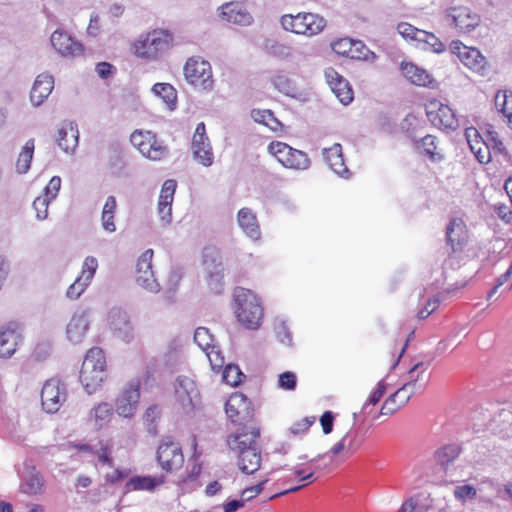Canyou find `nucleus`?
<instances>
[{
    "label": "nucleus",
    "instance_id": "37",
    "mask_svg": "<svg viewBox=\"0 0 512 512\" xmlns=\"http://www.w3.org/2000/svg\"><path fill=\"white\" fill-rule=\"evenodd\" d=\"M34 149V139L27 140L17 157L15 164V170L17 174L24 175L30 170Z\"/></svg>",
    "mask_w": 512,
    "mask_h": 512
},
{
    "label": "nucleus",
    "instance_id": "56",
    "mask_svg": "<svg viewBox=\"0 0 512 512\" xmlns=\"http://www.w3.org/2000/svg\"><path fill=\"white\" fill-rule=\"evenodd\" d=\"M52 200L49 197H45L44 195H40L35 198L33 201L32 207L36 212V219L39 221H43L48 217V207Z\"/></svg>",
    "mask_w": 512,
    "mask_h": 512
},
{
    "label": "nucleus",
    "instance_id": "38",
    "mask_svg": "<svg viewBox=\"0 0 512 512\" xmlns=\"http://www.w3.org/2000/svg\"><path fill=\"white\" fill-rule=\"evenodd\" d=\"M80 449L93 453L97 457L98 461L103 465L113 467V459L111 457L112 446L108 442L100 441L95 446L84 444Z\"/></svg>",
    "mask_w": 512,
    "mask_h": 512
},
{
    "label": "nucleus",
    "instance_id": "40",
    "mask_svg": "<svg viewBox=\"0 0 512 512\" xmlns=\"http://www.w3.org/2000/svg\"><path fill=\"white\" fill-rule=\"evenodd\" d=\"M152 92L166 103L169 110L176 108L177 92L171 84L156 83L152 87Z\"/></svg>",
    "mask_w": 512,
    "mask_h": 512
},
{
    "label": "nucleus",
    "instance_id": "18",
    "mask_svg": "<svg viewBox=\"0 0 512 512\" xmlns=\"http://www.w3.org/2000/svg\"><path fill=\"white\" fill-rule=\"evenodd\" d=\"M50 42L63 57L74 58L83 53V45L62 29H57L52 33Z\"/></svg>",
    "mask_w": 512,
    "mask_h": 512
},
{
    "label": "nucleus",
    "instance_id": "24",
    "mask_svg": "<svg viewBox=\"0 0 512 512\" xmlns=\"http://www.w3.org/2000/svg\"><path fill=\"white\" fill-rule=\"evenodd\" d=\"M451 48L460 61L468 68L480 72L485 67V57L476 48L467 47L461 42H452Z\"/></svg>",
    "mask_w": 512,
    "mask_h": 512
},
{
    "label": "nucleus",
    "instance_id": "13",
    "mask_svg": "<svg viewBox=\"0 0 512 512\" xmlns=\"http://www.w3.org/2000/svg\"><path fill=\"white\" fill-rule=\"evenodd\" d=\"M90 323L91 318L89 309L76 310L72 314L66 326L67 340L74 345L82 343L89 330Z\"/></svg>",
    "mask_w": 512,
    "mask_h": 512
},
{
    "label": "nucleus",
    "instance_id": "49",
    "mask_svg": "<svg viewBox=\"0 0 512 512\" xmlns=\"http://www.w3.org/2000/svg\"><path fill=\"white\" fill-rule=\"evenodd\" d=\"M342 439L346 446V453L348 454L355 453L363 443V436L353 428L348 430Z\"/></svg>",
    "mask_w": 512,
    "mask_h": 512
},
{
    "label": "nucleus",
    "instance_id": "58",
    "mask_svg": "<svg viewBox=\"0 0 512 512\" xmlns=\"http://www.w3.org/2000/svg\"><path fill=\"white\" fill-rule=\"evenodd\" d=\"M52 353V343L47 340L40 341L36 344L32 358L36 361L42 362L50 357Z\"/></svg>",
    "mask_w": 512,
    "mask_h": 512
},
{
    "label": "nucleus",
    "instance_id": "25",
    "mask_svg": "<svg viewBox=\"0 0 512 512\" xmlns=\"http://www.w3.org/2000/svg\"><path fill=\"white\" fill-rule=\"evenodd\" d=\"M56 143L65 153H74L79 143L77 123L74 121H64L58 130Z\"/></svg>",
    "mask_w": 512,
    "mask_h": 512
},
{
    "label": "nucleus",
    "instance_id": "44",
    "mask_svg": "<svg viewBox=\"0 0 512 512\" xmlns=\"http://www.w3.org/2000/svg\"><path fill=\"white\" fill-rule=\"evenodd\" d=\"M417 46L425 51H431L434 53H442L445 50V45L436 37L433 33L424 31V36H421V40L418 41Z\"/></svg>",
    "mask_w": 512,
    "mask_h": 512
},
{
    "label": "nucleus",
    "instance_id": "54",
    "mask_svg": "<svg viewBox=\"0 0 512 512\" xmlns=\"http://www.w3.org/2000/svg\"><path fill=\"white\" fill-rule=\"evenodd\" d=\"M429 506L423 503L420 496H413L405 501L398 512H428Z\"/></svg>",
    "mask_w": 512,
    "mask_h": 512
},
{
    "label": "nucleus",
    "instance_id": "22",
    "mask_svg": "<svg viewBox=\"0 0 512 512\" xmlns=\"http://www.w3.org/2000/svg\"><path fill=\"white\" fill-rule=\"evenodd\" d=\"M18 324L10 322L0 328V358L10 359L22 340Z\"/></svg>",
    "mask_w": 512,
    "mask_h": 512
},
{
    "label": "nucleus",
    "instance_id": "36",
    "mask_svg": "<svg viewBox=\"0 0 512 512\" xmlns=\"http://www.w3.org/2000/svg\"><path fill=\"white\" fill-rule=\"evenodd\" d=\"M494 104L512 129V91L499 90L494 97Z\"/></svg>",
    "mask_w": 512,
    "mask_h": 512
},
{
    "label": "nucleus",
    "instance_id": "57",
    "mask_svg": "<svg viewBox=\"0 0 512 512\" xmlns=\"http://www.w3.org/2000/svg\"><path fill=\"white\" fill-rule=\"evenodd\" d=\"M90 285V282L85 281L80 276H78L75 281L68 287L66 291L67 298L71 300L78 299Z\"/></svg>",
    "mask_w": 512,
    "mask_h": 512
},
{
    "label": "nucleus",
    "instance_id": "59",
    "mask_svg": "<svg viewBox=\"0 0 512 512\" xmlns=\"http://www.w3.org/2000/svg\"><path fill=\"white\" fill-rule=\"evenodd\" d=\"M274 87L281 93L291 96L295 92L293 82L285 75H278L273 78Z\"/></svg>",
    "mask_w": 512,
    "mask_h": 512
},
{
    "label": "nucleus",
    "instance_id": "26",
    "mask_svg": "<svg viewBox=\"0 0 512 512\" xmlns=\"http://www.w3.org/2000/svg\"><path fill=\"white\" fill-rule=\"evenodd\" d=\"M220 17L227 22L241 26L250 25L253 17L239 2L225 3L220 7Z\"/></svg>",
    "mask_w": 512,
    "mask_h": 512
},
{
    "label": "nucleus",
    "instance_id": "42",
    "mask_svg": "<svg viewBox=\"0 0 512 512\" xmlns=\"http://www.w3.org/2000/svg\"><path fill=\"white\" fill-rule=\"evenodd\" d=\"M436 137L433 135H426L415 142L416 149L419 153L426 155L433 161L441 160L442 156L436 152Z\"/></svg>",
    "mask_w": 512,
    "mask_h": 512
},
{
    "label": "nucleus",
    "instance_id": "64",
    "mask_svg": "<svg viewBox=\"0 0 512 512\" xmlns=\"http://www.w3.org/2000/svg\"><path fill=\"white\" fill-rule=\"evenodd\" d=\"M385 390H386V387H385L384 383L382 381L378 382L377 387L373 390V392L370 394L368 400L363 405L361 413H364V414L368 413L367 409H368L369 405L377 404L380 401V399L382 398V396L384 395Z\"/></svg>",
    "mask_w": 512,
    "mask_h": 512
},
{
    "label": "nucleus",
    "instance_id": "52",
    "mask_svg": "<svg viewBox=\"0 0 512 512\" xmlns=\"http://www.w3.org/2000/svg\"><path fill=\"white\" fill-rule=\"evenodd\" d=\"M195 343L203 350L206 351L214 346L213 336L206 327H198L194 333Z\"/></svg>",
    "mask_w": 512,
    "mask_h": 512
},
{
    "label": "nucleus",
    "instance_id": "51",
    "mask_svg": "<svg viewBox=\"0 0 512 512\" xmlns=\"http://www.w3.org/2000/svg\"><path fill=\"white\" fill-rule=\"evenodd\" d=\"M350 58L374 61L376 59V55L362 41L356 40L355 45L350 52Z\"/></svg>",
    "mask_w": 512,
    "mask_h": 512
},
{
    "label": "nucleus",
    "instance_id": "20",
    "mask_svg": "<svg viewBox=\"0 0 512 512\" xmlns=\"http://www.w3.org/2000/svg\"><path fill=\"white\" fill-rule=\"evenodd\" d=\"M225 412L232 422L247 421L252 417L251 403L244 394L234 393L225 404Z\"/></svg>",
    "mask_w": 512,
    "mask_h": 512
},
{
    "label": "nucleus",
    "instance_id": "53",
    "mask_svg": "<svg viewBox=\"0 0 512 512\" xmlns=\"http://www.w3.org/2000/svg\"><path fill=\"white\" fill-rule=\"evenodd\" d=\"M398 33L405 39L412 40L418 43L421 36H424V30H420L409 23H400L397 26Z\"/></svg>",
    "mask_w": 512,
    "mask_h": 512
},
{
    "label": "nucleus",
    "instance_id": "46",
    "mask_svg": "<svg viewBox=\"0 0 512 512\" xmlns=\"http://www.w3.org/2000/svg\"><path fill=\"white\" fill-rule=\"evenodd\" d=\"M436 118L439 119V124L445 128L454 130L458 127V120L456 119L455 113L447 105H439Z\"/></svg>",
    "mask_w": 512,
    "mask_h": 512
},
{
    "label": "nucleus",
    "instance_id": "5",
    "mask_svg": "<svg viewBox=\"0 0 512 512\" xmlns=\"http://www.w3.org/2000/svg\"><path fill=\"white\" fill-rule=\"evenodd\" d=\"M203 267L209 290L220 294L224 289V266L219 253L214 248L203 251Z\"/></svg>",
    "mask_w": 512,
    "mask_h": 512
},
{
    "label": "nucleus",
    "instance_id": "19",
    "mask_svg": "<svg viewBox=\"0 0 512 512\" xmlns=\"http://www.w3.org/2000/svg\"><path fill=\"white\" fill-rule=\"evenodd\" d=\"M45 479L34 465L26 464L20 475L19 490L21 493L36 496L44 492Z\"/></svg>",
    "mask_w": 512,
    "mask_h": 512
},
{
    "label": "nucleus",
    "instance_id": "11",
    "mask_svg": "<svg viewBox=\"0 0 512 512\" xmlns=\"http://www.w3.org/2000/svg\"><path fill=\"white\" fill-rule=\"evenodd\" d=\"M424 366L423 362L416 363L408 371L409 380L391 395L400 407L404 406L417 390L425 387L426 382H423Z\"/></svg>",
    "mask_w": 512,
    "mask_h": 512
},
{
    "label": "nucleus",
    "instance_id": "31",
    "mask_svg": "<svg viewBox=\"0 0 512 512\" xmlns=\"http://www.w3.org/2000/svg\"><path fill=\"white\" fill-rule=\"evenodd\" d=\"M237 220L242 231L251 239L258 240L261 232L256 215L249 208L238 211Z\"/></svg>",
    "mask_w": 512,
    "mask_h": 512
},
{
    "label": "nucleus",
    "instance_id": "28",
    "mask_svg": "<svg viewBox=\"0 0 512 512\" xmlns=\"http://www.w3.org/2000/svg\"><path fill=\"white\" fill-rule=\"evenodd\" d=\"M54 88V78L48 73L39 74L32 86L30 100L34 106H40L51 94Z\"/></svg>",
    "mask_w": 512,
    "mask_h": 512
},
{
    "label": "nucleus",
    "instance_id": "34",
    "mask_svg": "<svg viewBox=\"0 0 512 512\" xmlns=\"http://www.w3.org/2000/svg\"><path fill=\"white\" fill-rule=\"evenodd\" d=\"M237 457L239 469L245 474H253L260 468L261 453L259 447L245 450Z\"/></svg>",
    "mask_w": 512,
    "mask_h": 512
},
{
    "label": "nucleus",
    "instance_id": "47",
    "mask_svg": "<svg viewBox=\"0 0 512 512\" xmlns=\"http://www.w3.org/2000/svg\"><path fill=\"white\" fill-rule=\"evenodd\" d=\"M310 165L311 161L305 152L291 147L288 164L289 169L307 170Z\"/></svg>",
    "mask_w": 512,
    "mask_h": 512
},
{
    "label": "nucleus",
    "instance_id": "1",
    "mask_svg": "<svg viewBox=\"0 0 512 512\" xmlns=\"http://www.w3.org/2000/svg\"><path fill=\"white\" fill-rule=\"evenodd\" d=\"M235 301V314L241 325L250 330H256L261 326L263 319V307L257 295L243 287H237L233 293Z\"/></svg>",
    "mask_w": 512,
    "mask_h": 512
},
{
    "label": "nucleus",
    "instance_id": "4",
    "mask_svg": "<svg viewBox=\"0 0 512 512\" xmlns=\"http://www.w3.org/2000/svg\"><path fill=\"white\" fill-rule=\"evenodd\" d=\"M184 75L189 84L201 91L210 92L214 87L211 65L201 57H191L186 61Z\"/></svg>",
    "mask_w": 512,
    "mask_h": 512
},
{
    "label": "nucleus",
    "instance_id": "10",
    "mask_svg": "<svg viewBox=\"0 0 512 512\" xmlns=\"http://www.w3.org/2000/svg\"><path fill=\"white\" fill-rule=\"evenodd\" d=\"M140 399V382L132 380L122 389L115 400L116 413L124 418L135 415Z\"/></svg>",
    "mask_w": 512,
    "mask_h": 512
},
{
    "label": "nucleus",
    "instance_id": "50",
    "mask_svg": "<svg viewBox=\"0 0 512 512\" xmlns=\"http://www.w3.org/2000/svg\"><path fill=\"white\" fill-rule=\"evenodd\" d=\"M243 378H245V375L237 365L228 364L225 366L223 371V380L227 384L231 386H237L242 382Z\"/></svg>",
    "mask_w": 512,
    "mask_h": 512
},
{
    "label": "nucleus",
    "instance_id": "2",
    "mask_svg": "<svg viewBox=\"0 0 512 512\" xmlns=\"http://www.w3.org/2000/svg\"><path fill=\"white\" fill-rule=\"evenodd\" d=\"M106 360L99 347H93L86 353L80 370V382L87 394L95 393L106 379Z\"/></svg>",
    "mask_w": 512,
    "mask_h": 512
},
{
    "label": "nucleus",
    "instance_id": "16",
    "mask_svg": "<svg viewBox=\"0 0 512 512\" xmlns=\"http://www.w3.org/2000/svg\"><path fill=\"white\" fill-rule=\"evenodd\" d=\"M177 188V182L174 179L166 180L161 188L157 204V214L161 225L167 227L172 222V204Z\"/></svg>",
    "mask_w": 512,
    "mask_h": 512
},
{
    "label": "nucleus",
    "instance_id": "14",
    "mask_svg": "<svg viewBox=\"0 0 512 512\" xmlns=\"http://www.w3.org/2000/svg\"><path fill=\"white\" fill-rule=\"evenodd\" d=\"M66 399L64 386L57 379L45 382L41 391V403L47 413L57 412Z\"/></svg>",
    "mask_w": 512,
    "mask_h": 512
},
{
    "label": "nucleus",
    "instance_id": "55",
    "mask_svg": "<svg viewBox=\"0 0 512 512\" xmlns=\"http://www.w3.org/2000/svg\"><path fill=\"white\" fill-rule=\"evenodd\" d=\"M98 268V260L94 256H87L82 264L80 277L91 283Z\"/></svg>",
    "mask_w": 512,
    "mask_h": 512
},
{
    "label": "nucleus",
    "instance_id": "12",
    "mask_svg": "<svg viewBox=\"0 0 512 512\" xmlns=\"http://www.w3.org/2000/svg\"><path fill=\"white\" fill-rule=\"evenodd\" d=\"M194 158L203 166L213 164L214 154L203 122L197 124L191 143Z\"/></svg>",
    "mask_w": 512,
    "mask_h": 512
},
{
    "label": "nucleus",
    "instance_id": "23",
    "mask_svg": "<svg viewBox=\"0 0 512 512\" xmlns=\"http://www.w3.org/2000/svg\"><path fill=\"white\" fill-rule=\"evenodd\" d=\"M325 78L331 90L343 105H348L353 100V91L348 81L334 68L325 70Z\"/></svg>",
    "mask_w": 512,
    "mask_h": 512
},
{
    "label": "nucleus",
    "instance_id": "41",
    "mask_svg": "<svg viewBox=\"0 0 512 512\" xmlns=\"http://www.w3.org/2000/svg\"><path fill=\"white\" fill-rule=\"evenodd\" d=\"M459 453L458 445H445L435 452V460L444 470H448L449 465L459 456Z\"/></svg>",
    "mask_w": 512,
    "mask_h": 512
},
{
    "label": "nucleus",
    "instance_id": "9",
    "mask_svg": "<svg viewBox=\"0 0 512 512\" xmlns=\"http://www.w3.org/2000/svg\"><path fill=\"white\" fill-rule=\"evenodd\" d=\"M152 249L145 250L137 260L135 281L138 286L150 293H158L161 289L152 269Z\"/></svg>",
    "mask_w": 512,
    "mask_h": 512
},
{
    "label": "nucleus",
    "instance_id": "6",
    "mask_svg": "<svg viewBox=\"0 0 512 512\" xmlns=\"http://www.w3.org/2000/svg\"><path fill=\"white\" fill-rule=\"evenodd\" d=\"M445 16L460 33H471L481 23V16L467 6L448 7Z\"/></svg>",
    "mask_w": 512,
    "mask_h": 512
},
{
    "label": "nucleus",
    "instance_id": "43",
    "mask_svg": "<svg viewBox=\"0 0 512 512\" xmlns=\"http://www.w3.org/2000/svg\"><path fill=\"white\" fill-rule=\"evenodd\" d=\"M251 117L255 122L269 127L272 131H278L282 128L281 122L274 116L271 110L253 109Z\"/></svg>",
    "mask_w": 512,
    "mask_h": 512
},
{
    "label": "nucleus",
    "instance_id": "32",
    "mask_svg": "<svg viewBox=\"0 0 512 512\" xmlns=\"http://www.w3.org/2000/svg\"><path fill=\"white\" fill-rule=\"evenodd\" d=\"M139 152L146 158L152 161H160L168 156L169 149L161 141H159L156 135L153 133V138L147 140L138 148Z\"/></svg>",
    "mask_w": 512,
    "mask_h": 512
},
{
    "label": "nucleus",
    "instance_id": "3",
    "mask_svg": "<svg viewBox=\"0 0 512 512\" xmlns=\"http://www.w3.org/2000/svg\"><path fill=\"white\" fill-rule=\"evenodd\" d=\"M280 22L284 30L309 37L317 35L326 26V20L323 17L306 12L283 15Z\"/></svg>",
    "mask_w": 512,
    "mask_h": 512
},
{
    "label": "nucleus",
    "instance_id": "30",
    "mask_svg": "<svg viewBox=\"0 0 512 512\" xmlns=\"http://www.w3.org/2000/svg\"><path fill=\"white\" fill-rule=\"evenodd\" d=\"M113 412L114 408L110 403L100 402L89 410L88 421L95 429H102L110 422Z\"/></svg>",
    "mask_w": 512,
    "mask_h": 512
},
{
    "label": "nucleus",
    "instance_id": "62",
    "mask_svg": "<svg viewBox=\"0 0 512 512\" xmlns=\"http://www.w3.org/2000/svg\"><path fill=\"white\" fill-rule=\"evenodd\" d=\"M356 40L342 38L332 43V49L335 53L350 57V52L355 45Z\"/></svg>",
    "mask_w": 512,
    "mask_h": 512
},
{
    "label": "nucleus",
    "instance_id": "15",
    "mask_svg": "<svg viewBox=\"0 0 512 512\" xmlns=\"http://www.w3.org/2000/svg\"><path fill=\"white\" fill-rule=\"evenodd\" d=\"M259 436V428L255 426H244L236 433L228 436L227 444L230 450L238 456L245 450L258 447L256 440Z\"/></svg>",
    "mask_w": 512,
    "mask_h": 512
},
{
    "label": "nucleus",
    "instance_id": "29",
    "mask_svg": "<svg viewBox=\"0 0 512 512\" xmlns=\"http://www.w3.org/2000/svg\"><path fill=\"white\" fill-rule=\"evenodd\" d=\"M446 238L453 252H458L463 249L468 241V232L461 219L454 218L449 222L446 228Z\"/></svg>",
    "mask_w": 512,
    "mask_h": 512
},
{
    "label": "nucleus",
    "instance_id": "61",
    "mask_svg": "<svg viewBox=\"0 0 512 512\" xmlns=\"http://www.w3.org/2000/svg\"><path fill=\"white\" fill-rule=\"evenodd\" d=\"M482 141L484 146H486V149L492 148L498 152H503L505 150L502 141L498 138V133L491 128L487 129L485 138H482Z\"/></svg>",
    "mask_w": 512,
    "mask_h": 512
},
{
    "label": "nucleus",
    "instance_id": "21",
    "mask_svg": "<svg viewBox=\"0 0 512 512\" xmlns=\"http://www.w3.org/2000/svg\"><path fill=\"white\" fill-rule=\"evenodd\" d=\"M168 48V41L162 32L154 31L136 44V54L143 58L154 59Z\"/></svg>",
    "mask_w": 512,
    "mask_h": 512
},
{
    "label": "nucleus",
    "instance_id": "17",
    "mask_svg": "<svg viewBox=\"0 0 512 512\" xmlns=\"http://www.w3.org/2000/svg\"><path fill=\"white\" fill-rule=\"evenodd\" d=\"M109 326L113 334L122 341L129 343L134 338V328L128 313L120 308H112L108 316Z\"/></svg>",
    "mask_w": 512,
    "mask_h": 512
},
{
    "label": "nucleus",
    "instance_id": "7",
    "mask_svg": "<svg viewBox=\"0 0 512 512\" xmlns=\"http://www.w3.org/2000/svg\"><path fill=\"white\" fill-rule=\"evenodd\" d=\"M157 461L166 472L180 469L184 463L181 446L171 437L163 438L157 449Z\"/></svg>",
    "mask_w": 512,
    "mask_h": 512
},
{
    "label": "nucleus",
    "instance_id": "39",
    "mask_svg": "<svg viewBox=\"0 0 512 512\" xmlns=\"http://www.w3.org/2000/svg\"><path fill=\"white\" fill-rule=\"evenodd\" d=\"M263 50L270 56L279 59H288L292 56V48L282 42L275 39L267 38L264 40L262 45Z\"/></svg>",
    "mask_w": 512,
    "mask_h": 512
},
{
    "label": "nucleus",
    "instance_id": "45",
    "mask_svg": "<svg viewBox=\"0 0 512 512\" xmlns=\"http://www.w3.org/2000/svg\"><path fill=\"white\" fill-rule=\"evenodd\" d=\"M291 146L284 142L273 141L268 145V152L273 155L284 167L288 168Z\"/></svg>",
    "mask_w": 512,
    "mask_h": 512
},
{
    "label": "nucleus",
    "instance_id": "8",
    "mask_svg": "<svg viewBox=\"0 0 512 512\" xmlns=\"http://www.w3.org/2000/svg\"><path fill=\"white\" fill-rule=\"evenodd\" d=\"M175 397L186 414L192 413L199 404V390L193 379L180 375L175 381Z\"/></svg>",
    "mask_w": 512,
    "mask_h": 512
},
{
    "label": "nucleus",
    "instance_id": "48",
    "mask_svg": "<svg viewBox=\"0 0 512 512\" xmlns=\"http://www.w3.org/2000/svg\"><path fill=\"white\" fill-rule=\"evenodd\" d=\"M274 330L278 341L286 346H291L293 342L292 333L286 324V321L277 317L274 322Z\"/></svg>",
    "mask_w": 512,
    "mask_h": 512
},
{
    "label": "nucleus",
    "instance_id": "35",
    "mask_svg": "<svg viewBox=\"0 0 512 512\" xmlns=\"http://www.w3.org/2000/svg\"><path fill=\"white\" fill-rule=\"evenodd\" d=\"M164 476L153 477V476H134L129 479L126 483L127 491H154L158 486L164 483Z\"/></svg>",
    "mask_w": 512,
    "mask_h": 512
},
{
    "label": "nucleus",
    "instance_id": "27",
    "mask_svg": "<svg viewBox=\"0 0 512 512\" xmlns=\"http://www.w3.org/2000/svg\"><path fill=\"white\" fill-rule=\"evenodd\" d=\"M322 155L324 161L335 174L342 178H349L350 171L344 163L342 146L339 143H335L329 148H324Z\"/></svg>",
    "mask_w": 512,
    "mask_h": 512
},
{
    "label": "nucleus",
    "instance_id": "33",
    "mask_svg": "<svg viewBox=\"0 0 512 512\" xmlns=\"http://www.w3.org/2000/svg\"><path fill=\"white\" fill-rule=\"evenodd\" d=\"M401 70L405 78L415 85L430 86L433 82L432 77L426 70L413 63L402 62Z\"/></svg>",
    "mask_w": 512,
    "mask_h": 512
},
{
    "label": "nucleus",
    "instance_id": "63",
    "mask_svg": "<svg viewBox=\"0 0 512 512\" xmlns=\"http://www.w3.org/2000/svg\"><path fill=\"white\" fill-rule=\"evenodd\" d=\"M278 385L283 390L293 391L297 386V377L291 371L283 372L279 375Z\"/></svg>",
    "mask_w": 512,
    "mask_h": 512
},
{
    "label": "nucleus",
    "instance_id": "60",
    "mask_svg": "<svg viewBox=\"0 0 512 512\" xmlns=\"http://www.w3.org/2000/svg\"><path fill=\"white\" fill-rule=\"evenodd\" d=\"M206 356L210 362L211 368L214 371H220L224 366V356L222 352L214 345L205 351Z\"/></svg>",
    "mask_w": 512,
    "mask_h": 512
}]
</instances>
